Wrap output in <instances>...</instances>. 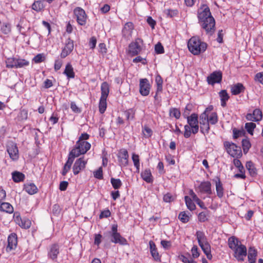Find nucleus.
I'll return each instance as SVG.
<instances>
[{
  "instance_id": "nucleus-45",
  "label": "nucleus",
  "mask_w": 263,
  "mask_h": 263,
  "mask_svg": "<svg viewBox=\"0 0 263 263\" xmlns=\"http://www.w3.org/2000/svg\"><path fill=\"white\" fill-rule=\"evenodd\" d=\"M29 65V62L24 59L17 58L16 59V68H21L27 67Z\"/></svg>"
},
{
  "instance_id": "nucleus-48",
  "label": "nucleus",
  "mask_w": 263,
  "mask_h": 263,
  "mask_svg": "<svg viewBox=\"0 0 263 263\" xmlns=\"http://www.w3.org/2000/svg\"><path fill=\"white\" fill-rule=\"evenodd\" d=\"M239 173L235 174L233 177L237 179H245L246 178V175L245 174V169L243 166H241L238 168Z\"/></svg>"
},
{
  "instance_id": "nucleus-18",
  "label": "nucleus",
  "mask_w": 263,
  "mask_h": 263,
  "mask_svg": "<svg viewBox=\"0 0 263 263\" xmlns=\"http://www.w3.org/2000/svg\"><path fill=\"white\" fill-rule=\"evenodd\" d=\"M7 151L10 158L13 160H17L19 158L18 149L16 143H11L7 145Z\"/></svg>"
},
{
  "instance_id": "nucleus-5",
  "label": "nucleus",
  "mask_w": 263,
  "mask_h": 263,
  "mask_svg": "<svg viewBox=\"0 0 263 263\" xmlns=\"http://www.w3.org/2000/svg\"><path fill=\"white\" fill-rule=\"evenodd\" d=\"M91 144L87 141H77L74 146L70 152V155L76 158L86 154L90 148Z\"/></svg>"
},
{
  "instance_id": "nucleus-42",
  "label": "nucleus",
  "mask_w": 263,
  "mask_h": 263,
  "mask_svg": "<svg viewBox=\"0 0 263 263\" xmlns=\"http://www.w3.org/2000/svg\"><path fill=\"white\" fill-rule=\"evenodd\" d=\"M184 200L186 205L189 210L192 211L195 210L196 205L193 202L192 199L187 196L184 197Z\"/></svg>"
},
{
  "instance_id": "nucleus-61",
  "label": "nucleus",
  "mask_w": 263,
  "mask_h": 263,
  "mask_svg": "<svg viewBox=\"0 0 263 263\" xmlns=\"http://www.w3.org/2000/svg\"><path fill=\"white\" fill-rule=\"evenodd\" d=\"M22 120H26L28 118V110L26 109H21L18 115Z\"/></svg>"
},
{
  "instance_id": "nucleus-25",
  "label": "nucleus",
  "mask_w": 263,
  "mask_h": 263,
  "mask_svg": "<svg viewBox=\"0 0 263 263\" xmlns=\"http://www.w3.org/2000/svg\"><path fill=\"white\" fill-rule=\"evenodd\" d=\"M141 177L146 182L151 183L153 182V177L149 168H145L141 173Z\"/></svg>"
},
{
  "instance_id": "nucleus-9",
  "label": "nucleus",
  "mask_w": 263,
  "mask_h": 263,
  "mask_svg": "<svg viewBox=\"0 0 263 263\" xmlns=\"http://www.w3.org/2000/svg\"><path fill=\"white\" fill-rule=\"evenodd\" d=\"M187 125L192 128V133L196 134L199 131L198 116L196 113H193L186 117Z\"/></svg>"
},
{
  "instance_id": "nucleus-55",
  "label": "nucleus",
  "mask_w": 263,
  "mask_h": 263,
  "mask_svg": "<svg viewBox=\"0 0 263 263\" xmlns=\"http://www.w3.org/2000/svg\"><path fill=\"white\" fill-rule=\"evenodd\" d=\"M142 133L145 138H149L153 134V131L149 127L145 125L143 127Z\"/></svg>"
},
{
  "instance_id": "nucleus-4",
  "label": "nucleus",
  "mask_w": 263,
  "mask_h": 263,
  "mask_svg": "<svg viewBox=\"0 0 263 263\" xmlns=\"http://www.w3.org/2000/svg\"><path fill=\"white\" fill-rule=\"evenodd\" d=\"M196 236L199 246L206 256L207 258L209 260H211L213 257L212 254H211V247L208 241L207 238L204 233L201 231H197L196 233Z\"/></svg>"
},
{
  "instance_id": "nucleus-34",
  "label": "nucleus",
  "mask_w": 263,
  "mask_h": 263,
  "mask_svg": "<svg viewBox=\"0 0 263 263\" xmlns=\"http://www.w3.org/2000/svg\"><path fill=\"white\" fill-rule=\"evenodd\" d=\"M0 31L5 35L9 34L11 32V25L8 22H0Z\"/></svg>"
},
{
  "instance_id": "nucleus-51",
  "label": "nucleus",
  "mask_w": 263,
  "mask_h": 263,
  "mask_svg": "<svg viewBox=\"0 0 263 263\" xmlns=\"http://www.w3.org/2000/svg\"><path fill=\"white\" fill-rule=\"evenodd\" d=\"M110 183L115 190L120 189L122 185V183L120 179H115L114 178H111Z\"/></svg>"
},
{
  "instance_id": "nucleus-53",
  "label": "nucleus",
  "mask_w": 263,
  "mask_h": 263,
  "mask_svg": "<svg viewBox=\"0 0 263 263\" xmlns=\"http://www.w3.org/2000/svg\"><path fill=\"white\" fill-rule=\"evenodd\" d=\"M256 127V124L253 122H248L245 124V128L249 134H253V131Z\"/></svg>"
},
{
  "instance_id": "nucleus-58",
  "label": "nucleus",
  "mask_w": 263,
  "mask_h": 263,
  "mask_svg": "<svg viewBox=\"0 0 263 263\" xmlns=\"http://www.w3.org/2000/svg\"><path fill=\"white\" fill-rule=\"evenodd\" d=\"M192 256L194 258H198L200 253L198 247L194 245L191 249Z\"/></svg>"
},
{
  "instance_id": "nucleus-10",
  "label": "nucleus",
  "mask_w": 263,
  "mask_h": 263,
  "mask_svg": "<svg viewBox=\"0 0 263 263\" xmlns=\"http://www.w3.org/2000/svg\"><path fill=\"white\" fill-rule=\"evenodd\" d=\"M222 73L220 70H216L211 73L206 78L208 83L214 85L216 83H220L222 81Z\"/></svg>"
},
{
  "instance_id": "nucleus-56",
  "label": "nucleus",
  "mask_w": 263,
  "mask_h": 263,
  "mask_svg": "<svg viewBox=\"0 0 263 263\" xmlns=\"http://www.w3.org/2000/svg\"><path fill=\"white\" fill-rule=\"evenodd\" d=\"M184 137L185 138H188L191 137V134L192 133V128L191 127L187 124L185 125L184 126Z\"/></svg>"
},
{
  "instance_id": "nucleus-30",
  "label": "nucleus",
  "mask_w": 263,
  "mask_h": 263,
  "mask_svg": "<svg viewBox=\"0 0 263 263\" xmlns=\"http://www.w3.org/2000/svg\"><path fill=\"white\" fill-rule=\"evenodd\" d=\"M0 211L9 214L13 212V207L9 202H2L0 203Z\"/></svg>"
},
{
  "instance_id": "nucleus-20",
  "label": "nucleus",
  "mask_w": 263,
  "mask_h": 263,
  "mask_svg": "<svg viewBox=\"0 0 263 263\" xmlns=\"http://www.w3.org/2000/svg\"><path fill=\"white\" fill-rule=\"evenodd\" d=\"M211 187L212 184L210 181H203L201 182L198 186V192L201 194L211 195L212 194Z\"/></svg>"
},
{
  "instance_id": "nucleus-8",
  "label": "nucleus",
  "mask_w": 263,
  "mask_h": 263,
  "mask_svg": "<svg viewBox=\"0 0 263 263\" xmlns=\"http://www.w3.org/2000/svg\"><path fill=\"white\" fill-rule=\"evenodd\" d=\"M73 14L79 25L85 26L86 24L87 15L82 8L79 7H76L73 10Z\"/></svg>"
},
{
  "instance_id": "nucleus-50",
  "label": "nucleus",
  "mask_w": 263,
  "mask_h": 263,
  "mask_svg": "<svg viewBox=\"0 0 263 263\" xmlns=\"http://www.w3.org/2000/svg\"><path fill=\"white\" fill-rule=\"evenodd\" d=\"M124 114L127 120H133L135 118V110L133 108H130L124 111Z\"/></svg>"
},
{
  "instance_id": "nucleus-12",
  "label": "nucleus",
  "mask_w": 263,
  "mask_h": 263,
  "mask_svg": "<svg viewBox=\"0 0 263 263\" xmlns=\"http://www.w3.org/2000/svg\"><path fill=\"white\" fill-rule=\"evenodd\" d=\"M134 29V24L131 22H127L122 29V37L126 41H128L132 36Z\"/></svg>"
},
{
  "instance_id": "nucleus-46",
  "label": "nucleus",
  "mask_w": 263,
  "mask_h": 263,
  "mask_svg": "<svg viewBox=\"0 0 263 263\" xmlns=\"http://www.w3.org/2000/svg\"><path fill=\"white\" fill-rule=\"evenodd\" d=\"M242 148L243 149V152L245 154H246L249 152V149L251 146V144L250 143L249 139H242Z\"/></svg>"
},
{
  "instance_id": "nucleus-49",
  "label": "nucleus",
  "mask_w": 263,
  "mask_h": 263,
  "mask_svg": "<svg viewBox=\"0 0 263 263\" xmlns=\"http://www.w3.org/2000/svg\"><path fill=\"white\" fill-rule=\"evenodd\" d=\"M209 211L207 212H202L198 214V220L199 221L201 222H204L209 220Z\"/></svg>"
},
{
  "instance_id": "nucleus-11",
  "label": "nucleus",
  "mask_w": 263,
  "mask_h": 263,
  "mask_svg": "<svg viewBox=\"0 0 263 263\" xmlns=\"http://www.w3.org/2000/svg\"><path fill=\"white\" fill-rule=\"evenodd\" d=\"M13 218L15 223L22 228L29 229L31 225V222L29 219L26 218H22L20 213L18 212L14 213Z\"/></svg>"
},
{
  "instance_id": "nucleus-2",
  "label": "nucleus",
  "mask_w": 263,
  "mask_h": 263,
  "mask_svg": "<svg viewBox=\"0 0 263 263\" xmlns=\"http://www.w3.org/2000/svg\"><path fill=\"white\" fill-rule=\"evenodd\" d=\"M229 247L233 251L234 257L239 261H243L247 255V249L235 236H231L228 239Z\"/></svg>"
},
{
  "instance_id": "nucleus-21",
  "label": "nucleus",
  "mask_w": 263,
  "mask_h": 263,
  "mask_svg": "<svg viewBox=\"0 0 263 263\" xmlns=\"http://www.w3.org/2000/svg\"><path fill=\"white\" fill-rule=\"evenodd\" d=\"M17 244V237L15 233H11L8 237V246L6 248L7 252L15 249Z\"/></svg>"
},
{
  "instance_id": "nucleus-23",
  "label": "nucleus",
  "mask_w": 263,
  "mask_h": 263,
  "mask_svg": "<svg viewBox=\"0 0 263 263\" xmlns=\"http://www.w3.org/2000/svg\"><path fill=\"white\" fill-rule=\"evenodd\" d=\"M59 247L57 244L52 245L48 253V256L53 261H57L58 256L59 254Z\"/></svg>"
},
{
  "instance_id": "nucleus-22",
  "label": "nucleus",
  "mask_w": 263,
  "mask_h": 263,
  "mask_svg": "<svg viewBox=\"0 0 263 263\" xmlns=\"http://www.w3.org/2000/svg\"><path fill=\"white\" fill-rule=\"evenodd\" d=\"M149 250L151 254L154 259V260L156 261H161V256L159 255L156 246L155 242L150 240L149 241Z\"/></svg>"
},
{
  "instance_id": "nucleus-47",
  "label": "nucleus",
  "mask_w": 263,
  "mask_h": 263,
  "mask_svg": "<svg viewBox=\"0 0 263 263\" xmlns=\"http://www.w3.org/2000/svg\"><path fill=\"white\" fill-rule=\"evenodd\" d=\"M132 160L134 166L136 168V172L139 173L140 172V159L138 155L133 153L132 155Z\"/></svg>"
},
{
  "instance_id": "nucleus-44",
  "label": "nucleus",
  "mask_w": 263,
  "mask_h": 263,
  "mask_svg": "<svg viewBox=\"0 0 263 263\" xmlns=\"http://www.w3.org/2000/svg\"><path fill=\"white\" fill-rule=\"evenodd\" d=\"M169 116L170 117H174L176 119H179L181 116V112L179 109L172 107L169 110Z\"/></svg>"
},
{
  "instance_id": "nucleus-6",
  "label": "nucleus",
  "mask_w": 263,
  "mask_h": 263,
  "mask_svg": "<svg viewBox=\"0 0 263 263\" xmlns=\"http://www.w3.org/2000/svg\"><path fill=\"white\" fill-rule=\"evenodd\" d=\"M144 41L141 38L137 37L128 45V53L132 56L139 54L142 51Z\"/></svg>"
},
{
  "instance_id": "nucleus-57",
  "label": "nucleus",
  "mask_w": 263,
  "mask_h": 263,
  "mask_svg": "<svg viewBox=\"0 0 263 263\" xmlns=\"http://www.w3.org/2000/svg\"><path fill=\"white\" fill-rule=\"evenodd\" d=\"M99 52L103 56L105 55L107 52V49L106 44L104 43H100L98 45Z\"/></svg>"
},
{
  "instance_id": "nucleus-28",
  "label": "nucleus",
  "mask_w": 263,
  "mask_h": 263,
  "mask_svg": "<svg viewBox=\"0 0 263 263\" xmlns=\"http://www.w3.org/2000/svg\"><path fill=\"white\" fill-rule=\"evenodd\" d=\"M257 256V250L253 247L249 248L248 258L249 263H255Z\"/></svg>"
},
{
  "instance_id": "nucleus-31",
  "label": "nucleus",
  "mask_w": 263,
  "mask_h": 263,
  "mask_svg": "<svg viewBox=\"0 0 263 263\" xmlns=\"http://www.w3.org/2000/svg\"><path fill=\"white\" fill-rule=\"evenodd\" d=\"M220 98L221 105L222 107H224L227 105V102L230 98V96L226 90H221L218 93Z\"/></svg>"
},
{
  "instance_id": "nucleus-27",
  "label": "nucleus",
  "mask_w": 263,
  "mask_h": 263,
  "mask_svg": "<svg viewBox=\"0 0 263 263\" xmlns=\"http://www.w3.org/2000/svg\"><path fill=\"white\" fill-rule=\"evenodd\" d=\"M74 158H74L70 154L68 155V159L66 163L65 164L61 173L63 176H65L67 174V173L70 171L71 165L74 160Z\"/></svg>"
},
{
  "instance_id": "nucleus-16",
  "label": "nucleus",
  "mask_w": 263,
  "mask_h": 263,
  "mask_svg": "<svg viewBox=\"0 0 263 263\" xmlns=\"http://www.w3.org/2000/svg\"><path fill=\"white\" fill-rule=\"evenodd\" d=\"M74 48L73 41L70 38L66 40L64 48L62 49L60 56L61 58H65L72 51Z\"/></svg>"
},
{
  "instance_id": "nucleus-62",
  "label": "nucleus",
  "mask_w": 263,
  "mask_h": 263,
  "mask_svg": "<svg viewBox=\"0 0 263 263\" xmlns=\"http://www.w3.org/2000/svg\"><path fill=\"white\" fill-rule=\"evenodd\" d=\"M155 50L157 54H162L164 52L163 46L160 43H158L155 46Z\"/></svg>"
},
{
  "instance_id": "nucleus-29",
  "label": "nucleus",
  "mask_w": 263,
  "mask_h": 263,
  "mask_svg": "<svg viewBox=\"0 0 263 263\" xmlns=\"http://www.w3.org/2000/svg\"><path fill=\"white\" fill-rule=\"evenodd\" d=\"M63 74H65L69 79H73L75 77L74 69L70 63H68L66 65Z\"/></svg>"
},
{
  "instance_id": "nucleus-43",
  "label": "nucleus",
  "mask_w": 263,
  "mask_h": 263,
  "mask_svg": "<svg viewBox=\"0 0 263 263\" xmlns=\"http://www.w3.org/2000/svg\"><path fill=\"white\" fill-rule=\"evenodd\" d=\"M25 23L26 21L24 18H22L20 19L19 23L16 25V28H17L18 31L20 33L23 35H25Z\"/></svg>"
},
{
  "instance_id": "nucleus-7",
  "label": "nucleus",
  "mask_w": 263,
  "mask_h": 263,
  "mask_svg": "<svg viewBox=\"0 0 263 263\" xmlns=\"http://www.w3.org/2000/svg\"><path fill=\"white\" fill-rule=\"evenodd\" d=\"M223 146L227 152L232 157L239 158L242 156V152L240 147L236 144L230 142L224 141Z\"/></svg>"
},
{
  "instance_id": "nucleus-3",
  "label": "nucleus",
  "mask_w": 263,
  "mask_h": 263,
  "mask_svg": "<svg viewBox=\"0 0 263 263\" xmlns=\"http://www.w3.org/2000/svg\"><path fill=\"white\" fill-rule=\"evenodd\" d=\"M187 46L190 51L194 55H198L204 52L207 48L206 43L196 36H193L189 40Z\"/></svg>"
},
{
  "instance_id": "nucleus-38",
  "label": "nucleus",
  "mask_w": 263,
  "mask_h": 263,
  "mask_svg": "<svg viewBox=\"0 0 263 263\" xmlns=\"http://www.w3.org/2000/svg\"><path fill=\"white\" fill-rule=\"evenodd\" d=\"M12 179L15 182L23 181L25 176L24 174L19 172H14L12 174Z\"/></svg>"
},
{
  "instance_id": "nucleus-24",
  "label": "nucleus",
  "mask_w": 263,
  "mask_h": 263,
  "mask_svg": "<svg viewBox=\"0 0 263 263\" xmlns=\"http://www.w3.org/2000/svg\"><path fill=\"white\" fill-rule=\"evenodd\" d=\"M111 241L115 243H119L121 245H125L127 244V240L125 238L122 237L119 233L111 234Z\"/></svg>"
},
{
  "instance_id": "nucleus-64",
  "label": "nucleus",
  "mask_w": 263,
  "mask_h": 263,
  "mask_svg": "<svg viewBox=\"0 0 263 263\" xmlns=\"http://www.w3.org/2000/svg\"><path fill=\"white\" fill-rule=\"evenodd\" d=\"M254 81L263 85V72L257 73L254 76Z\"/></svg>"
},
{
  "instance_id": "nucleus-63",
  "label": "nucleus",
  "mask_w": 263,
  "mask_h": 263,
  "mask_svg": "<svg viewBox=\"0 0 263 263\" xmlns=\"http://www.w3.org/2000/svg\"><path fill=\"white\" fill-rule=\"evenodd\" d=\"M63 65V61L60 59H57L54 61V69L55 71L61 69Z\"/></svg>"
},
{
  "instance_id": "nucleus-13",
  "label": "nucleus",
  "mask_w": 263,
  "mask_h": 263,
  "mask_svg": "<svg viewBox=\"0 0 263 263\" xmlns=\"http://www.w3.org/2000/svg\"><path fill=\"white\" fill-rule=\"evenodd\" d=\"M200 130L203 135H208L210 130V124L205 114H201L199 117Z\"/></svg>"
},
{
  "instance_id": "nucleus-36",
  "label": "nucleus",
  "mask_w": 263,
  "mask_h": 263,
  "mask_svg": "<svg viewBox=\"0 0 263 263\" xmlns=\"http://www.w3.org/2000/svg\"><path fill=\"white\" fill-rule=\"evenodd\" d=\"M101 91L102 98H107L109 93V86L107 82H104L101 84Z\"/></svg>"
},
{
  "instance_id": "nucleus-39",
  "label": "nucleus",
  "mask_w": 263,
  "mask_h": 263,
  "mask_svg": "<svg viewBox=\"0 0 263 263\" xmlns=\"http://www.w3.org/2000/svg\"><path fill=\"white\" fill-rule=\"evenodd\" d=\"M246 167L251 176H255L257 175V170L252 161L247 162Z\"/></svg>"
},
{
  "instance_id": "nucleus-35",
  "label": "nucleus",
  "mask_w": 263,
  "mask_h": 263,
  "mask_svg": "<svg viewBox=\"0 0 263 263\" xmlns=\"http://www.w3.org/2000/svg\"><path fill=\"white\" fill-rule=\"evenodd\" d=\"M24 190L30 195H33L38 191L37 187L33 183H27L24 185Z\"/></svg>"
},
{
  "instance_id": "nucleus-59",
  "label": "nucleus",
  "mask_w": 263,
  "mask_h": 263,
  "mask_svg": "<svg viewBox=\"0 0 263 263\" xmlns=\"http://www.w3.org/2000/svg\"><path fill=\"white\" fill-rule=\"evenodd\" d=\"M94 177L98 179H102L103 178V170L102 167H100L97 170L93 172Z\"/></svg>"
},
{
  "instance_id": "nucleus-41",
  "label": "nucleus",
  "mask_w": 263,
  "mask_h": 263,
  "mask_svg": "<svg viewBox=\"0 0 263 263\" xmlns=\"http://www.w3.org/2000/svg\"><path fill=\"white\" fill-rule=\"evenodd\" d=\"M16 58H9L5 61L6 66L8 68H16Z\"/></svg>"
},
{
  "instance_id": "nucleus-26",
  "label": "nucleus",
  "mask_w": 263,
  "mask_h": 263,
  "mask_svg": "<svg viewBox=\"0 0 263 263\" xmlns=\"http://www.w3.org/2000/svg\"><path fill=\"white\" fill-rule=\"evenodd\" d=\"M245 89L246 88L242 83H238L231 86V92L233 95H238L243 92Z\"/></svg>"
},
{
  "instance_id": "nucleus-15",
  "label": "nucleus",
  "mask_w": 263,
  "mask_h": 263,
  "mask_svg": "<svg viewBox=\"0 0 263 263\" xmlns=\"http://www.w3.org/2000/svg\"><path fill=\"white\" fill-rule=\"evenodd\" d=\"M87 160L84 159V157L78 159L74 162L72 171L74 175H78L81 171L83 170L87 164Z\"/></svg>"
},
{
  "instance_id": "nucleus-54",
  "label": "nucleus",
  "mask_w": 263,
  "mask_h": 263,
  "mask_svg": "<svg viewBox=\"0 0 263 263\" xmlns=\"http://www.w3.org/2000/svg\"><path fill=\"white\" fill-rule=\"evenodd\" d=\"M176 196L173 195L170 193H167L163 196V200L165 202H171L175 200Z\"/></svg>"
},
{
  "instance_id": "nucleus-17",
  "label": "nucleus",
  "mask_w": 263,
  "mask_h": 263,
  "mask_svg": "<svg viewBox=\"0 0 263 263\" xmlns=\"http://www.w3.org/2000/svg\"><path fill=\"white\" fill-rule=\"evenodd\" d=\"M139 86V91L142 96H147L149 95L151 86L149 81L147 79L145 78L140 79Z\"/></svg>"
},
{
  "instance_id": "nucleus-37",
  "label": "nucleus",
  "mask_w": 263,
  "mask_h": 263,
  "mask_svg": "<svg viewBox=\"0 0 263 263\" xmlns=\"http://www.w3.org/2000/svg\"><path fill=\"white\" fill-rule=\"evenodd\" d=\"M206 119L210 124L215 125L218 121V117L217 112H212L209 115H206Z\"/></svg>"
},
{
  "instance_id": "nucleus-60",
  "label": "nucleus",
  "mask_w": 263,
  "mask_h": 263,
  "mask_svg": "<svg viewBox=\"0 0 263 263\" xmlns=\"http://www.w3.org/2000/svg\"><path fill=\"white\" fill-rule=\"evenodd\" d=\"M45 59V58L43 54L39 53L33 58V61L35 63H40L44 61Z\"/></svg>"
},
{
  "instance_id": "nucleus-14",
  "label": "nucleus",
  "mask_w": 263,
  "mask_h": 263,
  "mask_svg": "<svg viewBox=\"0 0 263 263\" xmlns=\"http://www.w3.org/2000/svg\"><path fill=\"white\" fill-rule=\"evenodd\" d=\"M117 158L120 166L125 167L128 165L129 155L126 149H120L117 155Z\"/></svg>"
},
{
  "instance_id": "nucleus-1",
  "label": "nucleus",
  "mask_w": 263,
  "mask_h": 263,
  "mask_svg": "<svg viewBox=\"0 0 263 263\" xmlns=\"http://www.w3.org/2000/svg\"><path fill=\"white\" fill-rule=\"evenodd\" d=\"M197 17L199 24L206 33L213 35L215 31V20L207 5L202 4L200 5L197 10Z\"/></svg>"
},
{
  "instance_id": "nucleus-33",
  "label": "nucleus",
  "mask_w": 263,
  "mask_h": 263,
  "mask_svg": "<svg viewBox=\"0 0 263 263\" xmlns=\"http://www.w3.org/2000/svg\"><path fill=\"white\" fill-rule=\"evenodd\" d=\"M215 186L217 196L219 198H221L224 195V189L219 178H217V180L215 182Z\"/></svg>"
},
{
  "instance_id": "nucleus-40",
  "label": "nucleus",
  "mask_w": 263,
  "mask_h": 263,
  "mask_svg": "<svg viewBox=\"0 0 263 263\" xmlns=\"http://www.w3.org/2000/svg\"><path fill=\"white\" fill-rule=\"evenodd\" d=\"M107 99L100 98L99 104V110L100 114H103L107 108Z\"/></svg>"
},
{
  "instance_id": "nucleus-52",
  "label": "nucleus",
  "mask_w": 263,
  "mask_h": 263,
  "mask_svg": "<svg viewBox=\"0 0 263 263\" xmlns=\"http://www.w3.org/2000/svg\"><path fill=\"white\" fill-rule=\"evenodd\" d=\"M178 219L182 223H185L189 221L190 216L185 212H181L178 215Z\"/></svg>"
},
{
  "instance_id": "nucleus-32",
  "label": "nucleus",
  "mask_w": 263,
  "mask_h": 263,
  "mask_svg": "<svg viewBox=\"0 0 263 263\" xmlns=\"http://www.w3.org/2000/svg\"><path fill=\"white\" fill-rule=\"evenodd\" d=\"M45 5L43 2L40 0L35 1L31 5L32 10L35 11L36 12H41L44 10Z\"/></svg>"
},
{
  "instance_id": "nucleus-19",
  "label": "nucleus",
  "mask_w": 263,
  "mask_h": 263,
  "mask_svg": "<svg viewBox=\"0 0 263 263\" xmlns=\"http://www.w3.org/2000/svg\"><path fill=\"white\" fill-rule=\"evenodd\" d=\"M246 118L248 121L258 122L262 119V113L260 109L256 108L253 110L252 113L247 114Z\"/></svg>"
}]
</instances>
